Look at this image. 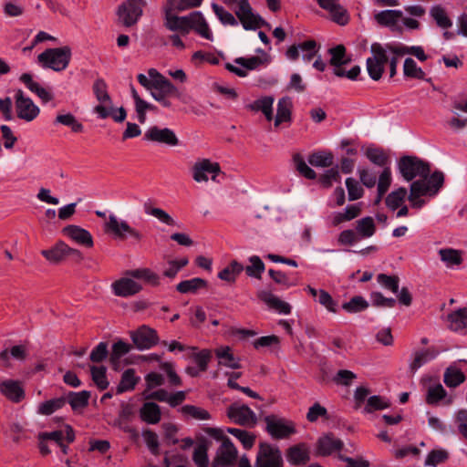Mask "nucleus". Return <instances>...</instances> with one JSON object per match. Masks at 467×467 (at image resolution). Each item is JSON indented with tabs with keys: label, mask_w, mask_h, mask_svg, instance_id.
Here are the masks:
<instances>
[{
	"label": "nucleus",
	"mask_w": 467,
	"mask_h": 467,
	"mask_svg": "<svg viewBox=\"0 0 467 467\" xmlns=\"http://www.w3.org/2000/svg\"><path fill=\"white\" fill-rule=\"evenodd\" d=\"M207 432L210 436L221 441L211 467H234L238 457V451L232 441L218 429L212 428Z\"/></svg>",
	"instance_id": "1"
},
{
	"label": "nucleus",
	"mask_w": 467,
	"mask_h": 467,
	"mask_svg": "<svg viewBox=\"0 0 467 467\" xmlns=\"http://www.w3.org/2000/svg\"><path fill=\"white\" fill-rule=\"evenodd\" d=\"M71 56V48L68 46H64L46 49L37 56V61L44 68L59 72L67 67Z\"/></svg>",
	"instance_id": "2"
},
{
	"label": "nucleus",
	"mask_w": 467,
	"mask_h": 467,
	"mask_svg": "<svg viewBox=\"0 0 467 467\" xmlns=\"http://www.w3.org/2000/svg\"><path fill=\"white\" fill-rule=\"evenodd\" d=\"M398 167L400 174L407 182H411L416 177L427 179L431 173L430 163L416 156L401 157Z\"/></svg>",
	"instance_id": "3"
},
{
	"label": "nucleus",
	"mask_w": 467,
	"mask_h": 467,
	"mask_svg": "<svg viewBox=\"0 0 467 467\" xmlns=\"http://www.w3.org/2000/svg\"><path fill=\"white\" fill-rule=\"evenodd\" d=\"M104 231L119 240L130 237L136 242H140L143 238V234L139 230L131 227L127 221L118 218L113 213L109 214L105 222Z\"/></svg>",
	"instance_id": "4"
},
{
	"label": "nucleus",
	"mask_w": 467,
	"mask_h": 467,
	"mask_svg": "<svg viewBox=\"0 0 467 467\" xmlns=\"http://www.w3.org/2000/svg\"><path fill=\"white\" fill-rule=\"evenodd\" d=\"M371 57L367 58L366 67L371 79L378 81L381 78L389 56L387 48L379 43H373L370 47Z\"/></svg>",
	"instance_id": "5"
},
{
	"label": "nucleus",
	"mask_w": 467,
	"mask_h": 467,
	"mask_svg": "<svg viewBox=\"0 0 467 467\" xmlns=\"http://www.w3.org/2000/svg\"><path fill=\"white\" fill-rule=\"evenodd\" d=\"M254 467H284L283 455L278 446L260 442Z\"/></svg>",
	"instance_id": "6"
},
{
	"label": "nucleus",
	"mask_w": 467,
	"mask_h": 467,
	"mask_svg": "<svg viewBox=\"0 0 467 467\" xmlns=\"http://www.w3.org/2000/svg\"><path fill=\"white\" fill-rule=\"evenodd\" d=\"M145 0H126L117 10L118 21L126 27L137 24L143 13Z\"/></svg>",
	"instance_id": "7"
},
{
	"label": "nucleus",
	"mask_w": 467,
	"mask_h": 467,
	"mask_svg": "<svg viewBox=\"0 0 467 467\" xmlns=\"http://www.w3.org/2000/svg\"><path fill=\"white\" fill-rule=\"evenodd\" d=\"M266 424L265 431L275 440L286 439L296 433L293 421L275 415H267L264 418Z\"/></svg>",
	"instance_id": "8"
},
{
	"label": "nucleus",
	"mask_w": 467,
	"mask_h": 467,
	"mask_svg": "<svg viewBox=\"0 0 467 467\" xmlns=\"http://www.w3.org/2000/svg\"><path fill=\"white\" fill-rule=\"evenodd\" d=\"M227 417L235 424L254 427L257 422L256 414L244 404L233 403L227 408Z\"/></svg>",
	"instance_id": "9"
},
{
	"label": "nucleus",
	"mask_w": 467,
	"mask_h": 467,
	"mask_svg": "<svg viewBox=\"0 0 467 467\" xmlns=\"http://www.w3.org/2000/svg\"><path fill=\"white\" fill-rule=\"evenodd\" d=\"M15 105L17 117L27 122L34 120L40 112L39 108L21 89L15 94Z\"/></svg>",
	"instance_id": "10"
},
{
	"label": "nucleus",
	"mask_w": 467,
	"mask_h": 467,
	"mask_svg": "<svg viewBox=\"0 0 467 467\" xmlns=\"http://www.w3.org/2000/svg\"><path fill=\"white\" fill-rule=\"evenodd\" d=\"M235 15L245 30H255L269 24L259 15L254 14L249 3L237 6Z\"/></svg>",
	"instance_id": "11"
},
{
	"label": "nucleus",
	"mask_w": 467,
	"mask_h": 467,
	"mask_svg": "<svg viewBox=\"0 0 467 467\" xmlns=\"http://www.w3.org/2000/svg\"><path fill=\"white\" fill-rule=\"evenodd\" d=\"M130 337L139 350L150 349L159 343L157 331L146 325L131 332Z\"/></svg>",
	"instance_id": "12"
},
{
	"label": "nucleus",
	"mask_w": 467,
	"mask_h": 467,
	"mask_svg": "<svg viewBox=\"0 0 467 467\" xmlns=\"http://www.w3.org/2000/svg\"><path fill=\"white\" fill-rule=\"evenodd\" d=\"M137 79L143 88L150 92L154 89L167 90L171 87V82L155 68L148 70V77L144 74H139Z\"/></svg>",
	"instance_id": "13"
},
{
	"label": "nucleus",
	"mask_w": 467,
	"mask_h": 467,
	"mask_svg": "<svg viewBox=\"0 0 467 467\" xmlns=\"http://www.w3.org/2000/svg\"><path fill=\"white\" fill-rule=\"evenodd\" d=\"M171 9L168 6L165 10L164 26L170 31L176 32L182 36H186L191 31L192 13L185 16H178L172 14Z\"/></svg>",
	"instance_id": "14"
},
{
	"label": "nucleus",
	"mask_w": 467,
	"mask_h": 467,
	"mask_svg": "<svg viewBox=\"0 0 467 467\" xmlns=\"http://www.w3.org/2000/svg\"><path fill=\"white\" fill-rule=\"evenodd\" d=\"M144 140L169 146H176L179 140L174 131L169 128H159L153 126L149 128L144 133Z\"/></svg>",
	"instance_id": "15"
},
{
	"label": "nucleus",
	"mask_w": 467,
	"mask_h": 467,
	"mask_svg": "<svg viewBox=\"0 0 467 467\" xmlns=\"http://www.w3.org/2000/svg\"><path fill=\"white\" fill-rule=\"evenodd\" d=\"M439 354L440 351L435 347L414 350L410 355L409 362L410 373H416V371L426 363L435 359Z\"/></svg>",
	"instance_id": "16"
},
{
	"label": "nucleus",
	"mask_w": 467,
	"mask_h": 467,
	"mask_svg": "<svg viewBox=\"0 0 467 467\" xmlns=\"http://www.w3.org/2000/svg\"><path fill=\"white\" fill-rule=\"evenodd\" d=\"M221 168L217 162H212L208 159H203L194 164L192 168V177L197 182H207L208 174H212V180L215 181L220 173Z\"/></svg>",
	"instance_id": "17"
},
{
	"label": "nucleus",
	"mask_w": 467,
	"mask_h": 467,
	"mask_svg": "<svg viewBox=\"0 0 467 467\" xmlns=\"http://www.w3.org/2000/svg\"><path fill=\"white\" fill-rule=\"evenodd\" d=\"M343 446L344 443L340 439L336 438L332 433H327L318 438L316 444V455L328 456L340 451Z\"/></svg>",
	"instance_id": "18"
},
{
	"label": "nucleus",
	"mask_w": 467,
	"mask_h": 467,
	"mask_svg": "<svg viewBox=\"0 0 467 467\" xmlns=\"http://www.w3.org/2000/svg\"><path fill=\"white\" fill-rule=\"evenodd\" d=\"M319 6L329 12L334 22L340 26L348 23L349 16L346 8L340 4L339 0H317Z\"/></svg>",
	"instance_id": "19"
},
{
	"label": "nucleus",
	"mask_w": 467,
	"mask_h": 467,
	"mask_svg": "<svg viewBox=\"0 0 467 467\" xmlns=\"http://www.w3.org/2000/svg\"><path fill=\"white\" fill-rule=\"evenodd\" d=\"M0 393L14 403H19L25 398V390L22 383L15 379L1 380Z\"/></svg>",
	"instance_id": "20"
},
{
	"label": "nucleus",
	"mask_w": 467,
	"mask_h": 467,
	"mask_svg": "<svg viewBox=\"0 0 467 467\" xmlns=\"http://www.w3.org/2000/svg\"><path fill=\"white\" fill-rule=\"evenodd\" d=\"M111 288L113 294L120 297H130L138 294L141 289V285L134 281L132 277H122L112 283Z\"/></svg>",
	"instance_id": "21"
},
{
	"label": "nucleus",
	"mask_w": 467,
	"mask_h": 467,
	"mask_svg": "<svg viewBox=\"0 0 467 467\" xmlns=\"http://www.w3.org/2000/svg\"><path fill=\"white\" fill-rule=\"evenodd\" d=\"M64 235L69 237L75 243L86 247H92L94 244L91 234L84 228L78 225H67L63 228Z\"/></svg>",
	"instance_id": "22"
},
{
	"label": "nucleus",
	"mask_w": 467,
	"mask_h": 467,
	"mask_svg": "<svg viewBox=\"0 0 467 467\" xmlns=\"http://www.w3.org/2000/svg\"><path fill=\"white\" fill-rule=\"evenodd\" d=\"M449 328L451 331L466 334L467 333V308H459L447 317Z\"/></svg>",
	"instance_id": "23"
},
{
	"label": "nucleus",
	"mask_w": 467,
	"mask_h": 467,
	"mask_svg": "<svg viewBox=\"0 0 467 467\" xmlns=\"http://www.w3.org/2000/svg\"><path fill=\"white\" fill-rule=\"evenodd\" d=\"M286 459L293 465L306 463L310 460L307 446L305 443H299L290 447L286 451Z\"/></svg>",
	"instance_id": "24"
},
{
	"label": "nucleus",
	"mask_w": 467,
	"mask_h": 467,
	"mask_svg": "<svg viewBox=\"0 0 467 467\" xmlns=\"http://www.w3.org/2000/svg\"><path fill=\"white\" fill-rule=\"evenodd\" d=\"M194 30L200 36L213 41V32L201 12H192L191 18V30Z\"/></svg>",
	"instance_id": "25"
},
{
	"label": "nucleus",
	"mask_w": 467,
	"mask_h": 467,
	"mask_svg": "<svg viewBox=\"0 0 467 467\" xmlns=\"http://www.w3.org/2000/svg\"><path fill=\"white\" fill-rule=\"evenodd\" d=\"M140 418L148 424L159 423L161 419L160 406L154 402H145L140 409Z\"/></svg>",
	"instance_id": "26"
},
{
	"label": "nucleus",
	"mask_w": 467,
	"mask_h": 467,
	"mask_svg": "<svg viewBox=\"0 0 467 467\" xmlns=\"http://www.w3.org/2000/svg\"><path fill=\"white\" fill-rule=\"evenodd\" d=\"M258 297L264 301L269 307L276 310L281 314H290L291 306L274 296L271 292L261 291L258 293Z\"/></svg>",
	"instance_id": "27"
},
{
	"label": "nucleus",
	"mask_w": 467,
	"mask_h": 467,
	"mask_svg": "<svg viewBox=\"0 0 467 467\" xmlns=\"http://www.w3.org/2000/svg\"><path fill=\"white\" fill-rule=\"evenodd\" d=\"M20 81L23 82L31 92L36 94L44 103L53 99V95L48 90L42 88L37 82L34 81L29 73L22 74L20 76Z\"/></svg>",
	"instance_id": "28"
},
{
	"label": "nucleus",
	"mask_w": 467,
	"mask_h": 467,
	"mask_svg": "<svg viewBox=\"0 0 467 467\" xmlns=\"http://www.w3.org/2000/svg\"><path fill=\"white\" fill-rule=\"evenodd\" d=\"M365 155L371 163L378 167L382 169L390 167V158L382 148L368 147L365 151Z\"/></svg>",
	"instance_id": "29"
},
{
	"label": "nucleus",
	"mask_w": 467,
	"mask_h": 467,
	"mask_svg": "<svg viewBox=\"0 0 467 467\" xmlns=\"http://www.w3.org/2000/svg\"><path fill=\"white\" fill-rule=\"evenodd\" d=\"M143 211L146 214L155 217L162 223L169 226L176 225L175 220L168 213L153 206V201L151 199H148L144 202Z\"/></svg>",
	"instance_id": "30"
},
{
	"label": "nucleus",
	"mask_w": 467,
	"mask_h": 467,
	"mask_svg": "<svg viewBox=\"0 0 467 467\" xmlns=\"http://www.w3.org/2000/svg\"><path fill=\"white\" fill-rule=\"evenodd\" d=\"M41 254L50 264H59L67 258V244L64 242H57L54 246L49 249L41 251Z\"/></svg>",
	"instance_id": "31"
},
{
	"label": "nucleus",
	"mask_w": 467,
	"mask_h": 467,
	"mask_svg": "<svg viewBox=\"0 0 467 467\" xmlns=\"http://www.w3.org/2000/svg\"><path fill=\"white\" fill-rule=\"evenodd\" d=\"M132 348V346L122 341L119 340L114 343L112 346V350L109 355V362L114 370H119L120 368V358L128 354Z\"/></svg>",
	"instance_id": "32"
},
{
	"label": "nucleus",
	"mask_w": 467,
	"mask_h": 467,
	"mask_svg": "<svg viewBox=\"0 0 467 467\" xmlns=\"http://www.w3.org/2000/svg\"><path fill=\"white\" fill-rule=\"evenodd\" d=\"M361 213L359 204L348 205L344 212L334 213L331 216V224L337 226L344 222L351 221L357 218Z\"/></svg>",
	"instance_id": "33"
},
{
	"label": "nucleus",
	"mask_w": 467,
	"mask_h": 467,
	"mask_svg": "<svg viewBox=\"0 0 467 467\" xmlns=\"http://www.w3.org/2000/svg\"><path fill=\"white\" fill-rule=\"evenodd\" d=\"M94 112H96L100 119L111 117L116 122H122L127 117V112L123 107L114 109L112 105L107 107L106 105L99 104L94 108Z\"/></svg>",
	"instance_id": "34"
},
{
	"label": "nucleus",
	"mask_w": 467,
	"mask_h": 467,
	"mask_svg": "<svg viewBox=\"0 0 467 467\" xmlns=\"http://www.w3.org/2000/svg\"><path fill=\"white\" fill-rule=\"evenodd\" d=\"M139 381L140 377L136 376L133 368L126 369L121 375L120 381L117 386L116 393L121 394L133 390Z\"/></svg>",
	"instance_id": "35"
},
{
	"label": "nucleus",
	"mask_w": 467,
	"mask_h": 467,
	"mask_svg": "<svg viewBox=\"0 0 467 467\" xmlns=\"http://www.w3.org/2000/svg\"><path fill=\"white\" fill-rule=\"evenodd\" d=\"M438 254L441 260L449 268L458 266L462 263V253L460 250L453 248H441L438 251Z\"/></svg>",
	"instance_id": "36"
},
{
	"label": "nucleus",
	"mask_w": 467,
	"mask_h": 467,
	"mask_svg": "<svg viewBox=\"0 0 467 467\" xmlns=\"http://www.w3.org/2000/svg\"><path fill=\"white\" fill-rule=\"evenodd\" d=\"M215 355L219 359V364L230 368H240L239 360L231 352L229 347H221L215 349Z\"/></svg>",
	"instance_id": "37"
},
{
	"label": "nucleus",
	"mask_w": 467,
	"mask_h": 467,
	"mask_svg": "<svg viewBox=\"0 0 467 467\" xmlns=\"http://www.w3.org/2000/svg\"><path fill=\"white\" fill-rule=\"evenodd\" d=\"M207 281L201 277H194L192 279L180 282L176 285V290L182 294L196 293L199 289L207 287Z\"/></svg>",
	"instance_id": "38"
},
{
	"label": "nucleus",
	"mask_w": 467,
	"mask_h": 467,
	"mask_svg": "<svg viewBox=\"0 0 467 467\" xmlns=\"http://www.w3.org/2000/svg\"><path fill=\"white\" fill-rule=\"evenodd\" d=\"M126 275L132 278L144 280L147 284L154 286L160 284V276L150 268L129 270Z\"/></svg>",
	"instance_id": "39"
},
{
	"label": "nucleus",
	"mask_w": 467,
	"mask_h": 467,
	"mask_svg": "<svg viewBox=\"0 0 467 467\" xmlns=\"http://www.w3.org/2000/svg\"><path fill=\"white\" fill-rule=\"evenodd\" d=\"M292 102L289 98H282L278 100L275 126H279L282 122L291 119Z\"/></svg>",
	"instance_id": "40"
},
{
	"label": "nucleus",
	"mask_w": 467,
	"mask_h": 467,
	"mask_svg": "<svg viewBox=\"0 0 467 467\" xmlns=\"http://www.w3.org/2000/svg\"><path fill=\"white\" fill-rule=\"evenodd\" d=\"M66 399L71 409L73 410H77L88 406L90 399V392L88 390H82L79 392L69 391Z\"/></svg>",
	"instance_id": "41"
},
{
	"label": "nucleus",
	"mask_w": 467,
	"mask_h": 467,
	"mask_svg": "<svg viewBox=\"0 0 467 467\" xmlns=\"http://www.w3.org/2000/svg\"><path fill=\"white\" fill-rule=\"evenodd\" d=\"M67 403V399L65 397H59L56 399H51L40 403L37 407V413L40 415H51L57 410L62 409Z\"/></svg>",
	"instance_id": "42"
},
{
	"label": "nucleus",
	"mask_w": 467,
	"mask_h": 467,
	"mask_svg": "<svg viewBox=\"0 0 467 467\" xmlns=\"http://www.w3.org/2000/svg\"><path fill=\"white\" fill-rule=\"evenodd\" d=\"M356 233L360 239L369 238L376 232L374 220L370 216L364 217L356 222Z\"/></svg>",
	"instance_id": "43"
},
{
	"label": "nucleus",
	"mask_w": 467,
	"mask_h": 467,
	"mask_svg": "<svg viewBox=\"0 0 467 467\" xmlns=\"http://www.w3.org/2000/svg\"><path fill=\"white\" fill-rule=\"evenodd\" d=\"M465 379L463 372L455 367L451 366L444 371L443 381L449 388H456L463 383Z\"/></svg>",
	"instance_id": "44"
},
{
	"label": "nucleus",
	"mask_w": 467,
	"mask_h": 467,
	"mask_svg": "<svg viewBox=\"0 0 467 467\" xmlns=\"http://www.w3.org/2000/svg\"><path fill=\"white\" fill-rule=\"evenodd\" d=\"M244 270V265L239 262L234 260L232 261L225 268L219 272L218 277L221 280L234 283L236 280V277L242 273Z\"/></svg>",
	"instance_id": "45"
},
{
	"label": "nucleus",
	"mask_w": 467,
	"mask_h": 467,
	"mask_svg": "<svg viewBox=\"0 0 467 467\" xmlns=\"http://www.w3.org/2000/svg\"><path fill=\"white\" fill-rule=\"evenodd\" d=\"M92 89L99 104L106 105L107 107L112 105V100L108 92V86L102 78L95 80Z\"/></svg>",
	"instance_id": "46"
},
{
	"label": "nucleus",
	"mask_w": 467,
	"mask_h": 467,
	"mask_svg": "<svg viewBox=\"0 0 467 467\" xmlns=\"http://www.w3.org/2000/svg\"><path fill=\"white\" fill-rule=\"evenodd\" d=\"M273 104L274 99L272 97H264L255 100L253 104L249 105L252 110L262 111L267 120L273 119Z\"/></svg>",
	"instance_id": "47"
},
{
	"label": "nucleus",
	"mask_w": 467,
	"mask_h": 467,
	"mask_svg": "<svg viewBox=\"0 0 467 467\" xmlns=\"http://www.w3.org/2000/svg\"><path fill=\"white\" fill-rule=\"evenodd\" d=\"M331 55L330 64L335 68H341L343 65L350 62V58L346 57V47L343 45H337L328 50Z\"/></svg>",
	"instance_id": "48"
},
{
	"label": "nucleus",
	"mask_w": 467,
	"mask_h": 467,
	"mask_svg": "<svg viewBox=\"0 0 467 467\" xmlns=\"http://www.w3.org/2000/svg\"><path fill=\"white\" fill-rule=\"evenodd\" d=\"M250 265L244 269L248 276L256 279L262 278V274L265 272V265L258 255H252L248 259Z\"/></svg>",
	"instance_id": "49"
},
{
	"label": "nucleus",
	"mask_w": 467,
	"mask_h": 467,
	"mask_svg": "<svg viewBox=\"0 0 467 467\" xmlns=\"http://www.w3.org/2000/svg\"><path fill=\"white\" fill-rule=\"evenodd\" d=\"M403 74L406 78L415 79H425V72L421 67H418L415 60L411 57H407L403 64Z\"/></svg>",
	"instance_id": "50"
},
{
	"label": "nucleus",
	"mask_w": 467,
	"mask_h": 467,
	"mask_svg": "<svg viewBox=\"0 0 467 467\" xmlns=\"http://www.w3.org/2000/svg\"><path fill=\"white\" fill-rule=\"evenodd\" d=\"M54 124H61L69 127L71 130L76 133L82 132L84 130L82 123L71 113L58 114L54 120Z\"/></svg>",
	"instance_id": "51"
},
{
	"label": "nucleus",
	"mask_w": 467,
	"mask_h": 467,
	"mask_svg": "<svg viewBox=\"0 0 467 467\" xmlns=\"http://www.w3.org/2000/svg\"><path fill=\"white\" fill-rule=\"evenodd\" d=\"M402 16V12L400 10H384L375 15V20L381 26H394L397 21Z\"/></svg>",
	"instance_id": "52"
},
{
	"label": "nucleus",
	"mask_w": 467,
	"mask_h": 467,
	"mask_svg": "<svg viewBox=\"0 0 467 467\" xmlns=\"http://www.w3.org/2000/svg\"><path fill=\"white\" fill-rule=\"evenodd\" d=\"M431 16L435 20L438 26L447 29L452 26L451 20L446 14L445 9L440 5H434L430 10Z\"/></svg>",
	"instance_id": "53"
},
{
	"label": "nucleus",
	"mask_w": 467,
	"mask_h": 467,
	"mask_svg": "<svg viewBox=\"0 0 467 467\" xmlns=\"http://www.w3.org/2000/svg\"><path fill=\"white\" fill-rule=\"evenodd\" d=\"M368 307V302L361 296H353L342 305V309L350 314L359 313Z\"/></svg>",
	"instance_id": "54"
},
{
	"label": "nucleus",
	"mask_w": 467,
	"mask_h": 467,
	"mask_svg": "<svg viewBox=\"0 0 467 467\" xmlns=\"http://www.w3.org/2000/svg\"><path fill=\"white\" fill-rule=\"evenodd\" d=\"M227 431L229 433L239 440L244 449L249 450L254 446L255 441V435L253 433L237 428H229Z\"/></svg>",
	"instance_id": "55"
},
{
	"label": "nucleus",
	"mask_w": 467,
	"mask_h": 467,
	"mask_svg": "<svg viewBox=\"0 0 467 467\" xmlns=\"http://www.w3.org/2000/svg\"><path fill=\"white\" fill-rule=\"evenodd\" d=\"M106 372H107V368L104 366H99V367L91 366L90 367V373H91L92 380L94 381V383L97 385V387L100 390L106 389L109 385V382L106 376Z\"/></svg>",
	"instance_id": "56"
},
{
	"label": "nucleus",
	"mask_w": 467,
	"mask_h": 467,
	"mask_svg": "<svg viewBox=\"0 0 467 467\" xmlns=\"http://www.w3.org/2000/svg\"><path fill=\"white\" fill-rule=\"evenodd\" d=\"M410 192L408 197L409 200L420 198L424 195L431 196L430 187H428L427 179H419L410 184Z\"/></svg>",
	"instance_id": "57"
},
{
	"label": "nucleus",
	"mask_w": 467,
	"mask_h": 467,
	"mask_svg": "<svg viewBox=\"0 0 467 467\" xmlns=\"http://www.w3.org/2000/svg\"><path fill=\"white\" fill-rule=\"evenodd\" d=\"M391 181L392 179L390 167H386L379 175L378 202H379L383 195L388 192L391 184Z\"/></svg>",
	"instance_id": "58"
},
{
	"label": "nucleus",
	"mask_w": 467,
	"mask_h": 467,
	"mask_svg": "<svg viewBox=\"0 0 467 467\" xmlns=\"http://www.w3.org/2000/svg\"><path fill=\"white\" fill-rule=\"evenodd\" d=\"M407 196V189L400 187L398 190L391 192L386 198V205L390 210L398 209Z\"/></svg>",
	"instance_id": "59"
},
{
	"label": "nucleus",
	"mask_w": 467,
	"mask_h": 467,
	"mask_svg": "<svg viewBox=\"0 0 467 467\" xmlns=\"http://www.w3.org/2000/svg\"><path fill=\"white\" fill-rule=\"evenodd\" d=\"M208 445L206 442L199 443L193 451L192 460L197 467H208Z\"/></svg>",
	"instance_id": "60"
},
{
	"label": "nucleus",
	"mask_w": 467,
	"mask_h": 467,
	"mask_svg": "<svg viewBox=\"0 0 467 467\" xmlns=\"http://www.w3.org/2000/svg\"><path fill=\"white\" fill-rule=\"evenodd\" d=\"M294 164L296 171L305 178L314 180L317 177V173L311 169L305 161L304 158L299 153H296L293 156Z\"/></svg>",
	"instance_id": "61"
},
{
	"label": "nucleus",
	"mask_w": 467,
	"mask_h": 467,
	"mask_svg": "<svg viewBox=\"0 0 467 467\" xmlns=\"http://www.w3.org/2000/svg\"><path fill=\"white\" fill-rule=\"evenodd\" d=\"M308 162L315 167H329L333 164V155L330 152H315L308 157Z\"/></svg>",
	"instance_id": "62"
},
{
	"label": "nucleus",
	"mask_w": 467,
	"mask_h": 467,
	"mask_svg": "<svg viewBox=\"0 0 467 467\" xmlns=\"http://www.w3.org/2000/svg\"><path fill=\"white\" fill-rule=\"evenodd\" d=\"M212 8H213V11L214 12V14L216 15V16L218 17V19L221 21V23L223 25L233 26L238 25V21L233 16V14H231L230 12L225 10L224 7H223L222 5H219L218 4L213 3L212 4Z\"/></svg>",
	"instance_id": "63"
},
{
	"label": "nucleus",
	"mask_w": 467,
	"mask_h": 467,
	"mask_svg": "<svg viewBox=\"0 0 467 467\" xmlns=\"http://www.w3.org/2000/svg\"><path fill=\"white\" fill-rule=\"evenodd\" d=\"M447 395L446 390L441 383H436L428 388L426 401L428 404H436Z\"/></svg>",
	"instance_id": "64"
}]
</instances>
